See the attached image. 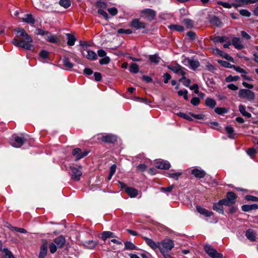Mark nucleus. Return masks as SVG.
<instances>
[{
    "mask_svg": "<svg viewBox=\"0 0 258 258\" xmlns=\"http://www.w3.org/2000/svg\"><path fill=\"white\" fill-rule=\"evenodd\" d=\"M32 42H27L26 37H22L20 39L14 38L12 41V43L17 47H21L24 49L27 50H30L32 48L33 46L31 44Z\"/></svg>",
    "mask_w": 258,
    "mask_h": 258,
    "instance_id": "1",
    "label": "nucleus"
},
{
    "mask_svg": "<svg viewBox=\"0 0 258 258\" xmlns=\"http://www.w3.org/2000/svg\"><path fill=\"white\" fill-rule=\"evenodd\" d=\"M174 244L172 240L170 239H165L160 242L159 249L161 253L169 252L174 247Z\"/></svg>",
    "mask_w": 258,
    "mask_h": 258,
    "instance_id": "2",
    "label": "nucleus"
},
{
    "mask_svg": "<svg viewBox=\"0 0 258 258\" xmlns=\"http://www.w3.org/2000/svg\"><path fill=\"white\" fill-rule=\"evenodd\" d=\"M26 139L23 137L13 135L10 139L9 143L14 147L20 148L26 142Z\"/></svg>",
    "mask_w": 258,
    "mask_h": 258,
    "instance_id": "3",
    "label": "nucleus"
},
{
    "mask_svg": "<svg viewBox=\"0 0 258 258\" xmlns=\"http://www.w3.org/2000/svg\"><path fill=\"white\" fill-rule=\"evenodd\" d=\"M167 68L171 71H173L175 73L180 75L182 76V78L180 81L182 80H185V77L184 76L185 72H184L185 69L182 68L179 64L175 63L168 65Z\"/></svg>",
    "mask_w": 258,
    "mask_h": 258,
    "instance_id": "4",
    "label": "nucleus"
},
{
    "mask_svg": "<svg viewBox=\"0 0 258 258\" xmlns=\"http://www.w3.org/2000/svg\"><path fill=\"white\" fill-rule=\"evenodd\" d=\"M206 252L212 258H223V254L217 251L210 245H206L204 247Z\"/></svg>",
    "mask_w": 258,
    "mask_h": 258,
    "instance_id": "5",
    "label": "nucleus"
},
{
    "mask_svg": "<svg viewBox=\"0 0 258 258\" xmlns=\"http://www.w3.org/2000/svg\"><path fill=\"white\" fill-rule=\"evenodd\" d=\"M141 17L150 21L153 20L156 16V12L150 9H145L141 11Z\"/></svg>",
    "mask_w": 258,
    "mask_h": 258,
    "instance_id": "6",
    "label": "nucleus"
},
{
    "mask_svg": "<svg viewBox=\"0 0 258 258\" xmlns=\"http://www.w3.org/2000/svg\"><path fill=\"white\" fill-rule=\"evenodd\" d=\"M240 97L247 99L248 101L253 100L255 98L254 93L248 89H241L239 92Z\"/></svg>",
    "mask_w": 258,
    "mask_h": 258,
    "instance_id": "7",
    "label": "nucleus"
},
{
    "mask_svg": "<svg viewBox=\"0 0 258 258\" xmlns=\"http://www.w3.org/2000/svg\"><path fill=\"white\" fill-rule=\"evenodd\" d=\"M183 62L186 66H189L193 70H196L200 66V62L197 59L186 58L184 59Z\"/></svg>",
    "mask_w": 258,
    "mask_h": 258,
    "instance_id": "8",
    "label": "nucleus"
},
{
    "mask_svg": "<svg viewBox=\"0 0 258 258\" xmlns=\"http://www.w3.org/2000/svg\"><path fill=\"white\" fill-rule=\"evenodd\" d=\"M89 153V151H85L82 152L80 148H75L73 150L72 155L76 157V160H79L85 156Z\"/></svg>",
    "mask_w": 258,
    "mask_h": 258,
    "instance_id": "9",
    "label": "nucleus"
},
{
    "mask_svg": "<svg viewBox=\"0 0 258 258\" xmlns=\"http://www.w3.org/2000/svg\"><path fill=\"white\" fill-rule=\"evenodd\" d=\"M156 167L158 169L167 170L170 167V163L166 160L163 159H158L156 161L155 163Z\"/></svg>",
    "mask_w": 258,
    "mask_h": 258,
    "instance_id": "10",
    "label": "nucleus"
},
{
    "mask_svg": "<svg viewBox=\"0 0 258 258\" xmlns=\"http://www.w3.org/2000/svg\"><path fill=\"white\" fill-rule=\"evenodd\" d=\"M70 168L72 171V178L75 181H79L80 179V177L82 175V171L81 170V167L76 168L71 166Z\"/></svg>",
    "mask_w": 258,
    "mask_h": 258,
    "instance_id": "11",
    "label": "nucleus"
},
{
    "mask_svg": "<svg viewBox=\"0 0 258 258\" xmlns=\"http://www.w3.org/2000/svg\"><path fill=\"white\" fill-rule=\"evenodd\" d=\"M130 25L131 27L136 29H143L146 27V24L144 22L140 21L139 19L133 20L131 22Z\"/></svg>",
    "mask_w": 258,
    "mask_h": 258,
    "instance_id": "12",
    "label": "nucleus"
},
{
    "mask_svg": "<svg viewBox=\"0 0 258 258\" xmlns=\"http://www.w3.org/2000/svg\"><path fill=\"white\" fill-rule=\"evenodd\" d=\"M82 55L90 60H95L97 58L96 53L92 50H83L82 51Z\"/></svg>",
    "mask_w": 258,
    "mask_h": 258,
    "instance_id": "13",
    "label": "nucleus"
},
{
    "mask_svg": "<svg viewBox=\"0 0 258 258\" xmlns=\"http://www.w3.org/2000/svg\"><path fill=\"white\" fill-rule=\"evenodd\" d=\"M16 32H17V37L18 39L21 38L22 37H26L27 42H32V38L25 32L23 29H20L19 30H15Z\"/></svg>",
    "mask_w": 258,
    "mask_h": 258,
    "instance_id": "14",
    "label": "nucleus"
},
{
    "mask_svg": "<svg viewBox=\"0 0 258 258\" xmlns=\"http://www.w3.org/2000/svg\"><path fill=\"white\" fill-rule=\"evenodd\" d=\"M53 241L57 246V248H61L65 244L66 240L65 237L63 235H60L57 237L55 238Z\"/></svg>",
    "mask_w": 258,
    "mask_h": 258,
    "instance_id": "15",
    "label": "nucleus"
},
{
    "mask_svg": "<svg viewBox=\"0 0 258 258\" xmlns=\"http://www.w3.org/2000/svg\"><path fill=\"white\" fill-rule=\"evenodd\" d=\"M191 173L196 177L198 178H203L206 175V172L204 170L200 169L198 168H195L192 169Z\"/></svg>",
    "mask_w": 258,
    "mask_h": 258,
    "instance_id": "16",
    "label": "nucleus"
},
{
    "mask_svg": "<svg viewBox=\"0 0 258 258\" xmlns=\"http://www.w3.org/2000/svg\"><path fill=\"white\" fill-rule=\"evenodd\" d=\"M146 243L153 249L155 250L157 248H159L160 246V242H154L152 239L148 237H144Z\"/></svg>",
    "mask_w": 258,
    "mask_h": 258,
    "instance_id": "17",
    "label": "nucleus"
},
{
    "mask_svg": "<svg viewBox=\"0 0 258 258\" xmlns=\"http://www.w3.org/2000/svg\"><path fill=\"white\" fill-rule=\"evenodd\" d=\"M101 139L104 142L113 143L116 141L117 138L115 135L108 134L105 136H103Z\"/></svg>",
    "mask_w": 258,
    "mask_h": 258,
    "instance_id": "18",
    "label": "nucleus"
},
{
    "mask_svg": "<svg viewBox=\"0 0 258 258\" xmlns=\"http://www.w3.org/2000/svg\"><path fill=\"white\" fill-rule=\"evenodd\" d=\"M47 243L45 241L44 242L40 247L39 258H44L47 253Z\"/></svg>",
    "mask_w": 258,
    "mask_h": 258,
    "instance_id": "19",
    "label": "nucleus"
},
{
    "mask_svg": "<svg viewBox=\"0 0 258 258\" xmlns=\"http://www.w3.org/2000/svg\"><path fill=\"white\" fill-rule=\"evenodd\" d=\"M196 209L199 213L205 215L206 217H210L213 215V213L212 211H209L201 206H197Z\"/></svg>",
    "mask_w": 258,
    "mask_h": 258,
    "instance_id": "20",
    "label": "nucleus"
},
{
    "mask_svg": "<svg viewBox=\"0 0 258 258\" xmlns=\"http://www.w3.org/2000/svg\"><path fill=\"white\" fill-rule=\"evenodd\" d=\"M98 244V242L95 240H87L83 242V245L86 248L92 249Z\"/></svg>",
    "mask_w": 258,
    "mask_h": 258,
    "instance_id": "21",
    "label": "nucleus"
},
{
    "mask_svg": "<svg viewBox=\"0 0 258 258\" xmlns=\"http://www.w3.org/2000/svg\"><path fill=\"white\" fill-rule=\"evenodd\" d=\"M214 53L218 54L219 55L223 57L229 61H231L233 62L234 60L233 58L228 55V54L225 53L224 52L222 51V50H220L219 49L216 48L214 50Z\"/></svg>",
    "mask_w": 258,
    "mask_h": 258,
    "instance_id": "22",
    "label": "nucleus"
},
{
    "mask_svg": "<svg viewBox=\"0 0 258 258\" xmlns=\"http://www.w3.org/2000/svg\"><path fill=\"white\" fill-rule=\"evenodd\" d=\"M245 236L248 240L254 241L255 240L256 233L253 230L248 229L246 231Z\"/></svg>",
    "mask_w": 258,
    "mask_h": 258,
    "instance_id": "23",
    "label": "nucleus"
},
{
    "mask_svg": "<svg viewBox=\"0 0 258 258\" xmlns=\"http://www.w3.org/2000/svg\"><path fill=\"white\" fill-rule=\"evenodd\" d=\"M213 209L220 214H224L223 205L220 200L218 203H214L213 206Z\"/></svg>",
    "mask_w": 258,
    "mask_h": 258,
    "instance_id": "24",
    "label": "nucleus"
},
{
    "mask_svg": "<svg viewBox=\"0 0 258 258\" xmlns=\"http://www.w3.org/2000/svg\"><path fill=\"white\" fill-rule=\"evenodd\" d=\"M258 209V205H243L241 207V209L244 212H248L251 210H255Z\"/></svg>",
    "mask_w": 258,
    "mask_h": 258,
    "instance_id": "25",
    "label": "nucleus"
},
{
    "mask_svg": "<svg viewBox=\"0 0 258 258\" xmlns=\"http://www.w3.org/2000/svg\"><path fill=\"white\" fill-rule=\"evenodd\" d=\"M233 45L237 49H241L244 47L239 38L235 37L232 40Z\"/></svg>",
    "mask_w": 258,
    "mask_h": 258,
    "instance_id": "26",
    "label": "nucleus"
},
{
    "mask_svg": "<svg viewBox=\"0 0 258 258\" xmlns=\"http://www.w3.org/2000/svg\"><path fill=\"white\" fill-rule=\"evenodd\" d=\"M125 192L131 198H135L138 195V190L133 187H126L125 188Z\"/></svg>",
    "mask_w": 258,
    "mask_h": 258,
    "instance_id": "27",
    "label": "nucleus"
},
{
    "mask_svg": "<svg viewBox=\"0 0 258 258\" xmlns=\"http://www.w3.org/2000/svg\"><path fill=\"white\" fill-rule=\"evenodd\" d=\"M22 20L23 22L30 24H34L35 22V19L30 14L26 15L24 18H22Z\"/></svg>",
    "mask_w": 258,
    "mask_h": 258,
    "instance_id": "28",
    "label": "nucleus"
},
{
    "mask_svg": "<svg viewBox=\"0 0 258 258\" xmlns=\"http://www.w3.org/2000/svg\"><path fill=\"white\" fill-rule=\"evenodd\" d=\"M226 198L233 205L236 202L237 196L234 192L229 191L226 194Z\"/></svg>",
    "mask_w": 258,
    "mask_h": 258,
    "instance_id": "29",
    "label": "nucleus"
},
{
    "mask_svg": "<svg viewBox=\"0 0 258 258\" xmlns=\"http://www.w3.org/2000/svg\"><path fill=\"white\" fill-rule=\"evenodd\" d=\"M225 130L228 137L230 139H234L235 134L233 127L231 125H228L225 127Z\"/></svg>",
    "mask_w": 258,
    "mask_h": 258,
    "instance_id": "30",
    "label": "nucleus"
},
{
    "mask_svg": "<svg viewBox=\"0 0 258 258\" xmlns=\"http://www.w3.org/2000/svg\"><path fill=\"white\" fill-rule=\"evenodd\" d=\"M239 110L242 115L247 118H250L251 117V114L245 110V108L244 105L242 104L239 105Z\"/></svg>",
    "mask_w": 258,
    "mask_h": 258,
    "instance_id": "31",
    "label": "nucleus"
},
{
    "mask_svg": "<svg viewBox=\"0 0 258 258\" xmlns=\"http://www.w3.org/2000/svg\"><path fill=\"white\" fill-rule=\"evenodd\" d=\"M66 36L68 39L67 44L70 46L74 45L76 40L75 37L73 35L69 33H67Z\"/></svg>",
    "mask_w": 258,
    "mask_h": 258,
    "instance_id": "32",
    "label": "nucleus"
},
{
    "mask_svg": "<svg viewBox=\"0 0 258 258\" xmlns=\"http://www.w3.org/2000/svg\"><path fill=\"white\" fill-rule=\"evenodd\" d=\"M182 174L180 172H176L174 173L167 172L166 173V176L170 178H173L174 180H178L179 177Z\"/></svg>",
    "mask_w": 258,
    "mask_h": 258,
    "instance_id": "33",
    "label": "nucleus"
},
{
    "mask_svg": "<svg viewBox=\"0 0 258 258\" xmlns=\"http://www.w3.org/2000/svg\"><path fill=\"white\" fill-rule=\"evenodd\" d=\"M210 23L216 26H220L222 24V22L220 19L216 16H213L211 18L210 20Z\"/></svg>",
    "mask_w": 258,
    "mask_h": 258,
    "instance_id": "34",
    "label": "nucleus"
},
{
    "mask_svg": "<svg viewBox=\"0 0 258 258\" xmlns=\"http://www.w3.org/2000/svg\"><path fill=\"white\" fill-rule=\"evenodd\" d=\"M205 104L206 106L211 108H214L216 105V102L215 100L210 98H208L206 99Z\"/></svg>",
    "mask_w": 258,
    "mask_h": 258,
    "instance_id": "35",
    "label": "nucleus"
},
{
    "mask_svg": "<svg viewBox=\"0 0 258 258\" xmlns=\"http://www.w3.org/2000/svg\"><path fill=\"white\" fill-rule=\"evenodd\" d=\"M124 249L128 250L137 249V246L131 241H125L124 242Z\"/></svg>",
    "mask_w": 258,
    "mask_h": 258,
    "instance_id": "36",
    "label": "nucleus"
},
{
    "mask_svg": "<svg viewBox=\"0 0 258 258\" xmlns=\"http://www.w3.org/2000/svg\"><path fill=\"white\" fill-rule=\"evenodd\" d=\"M215 112L219 114L222 115L228 112V109L225 107H217L214 110Z\"/></svg>",
    "mask_w": 258,
    "mask_h": 258,
    "instance_id": "37",
    "label": "nucleus"
},
{
    "mask_svg": "<svg viewBox=\"0 0 258 258\" xmlns=\"http://www.w3.org/2000/svg\"><path fill=\"white\" fill-rule=\"evenodd\" d=\"M114 234L110 231H103L102 233V239L105 240L108 238L114 237Z\"/></svg>",
    "mask_w": 258,
    "mask_h": 258,
    "instance_id": "38",
    "label": "nucleus"
},
{
    "mask_svg": "<svg viewBox=\"0 0 258 258\" xmlns=\"http://www.w3.org/2000/svg\"><path fill=\"white\" fill-rule=\"evenodd\" d=\"M47 40L51 43H57L59 42V38L55 35H50L47 36Z\"/></svg>",
    "mask_w": 258,
    "mask_h": 258,
    "instance_id": "39",
    "label": "nucleus"
},
{
    "mask_svg": "<svg viewBox=\"0 0 258 258\" xmlns=\"http://www.w3.org/2000/svg\"><path fill=\"white\" fill-rule=\"evenodd\" d=\"M3 258H15L12 253L8 249H4V254Z\"/></svg>",
    "mask_w": 258,
    "mask_h": 258,
    "instance_id": "40",
    "label": "nucleus"
},
{
    "mask_svg": "<svg viewBox=\"0 0 258 258\" xmlns=\"http://www.w3.org/2000/svg\"><path fill=\"white\" fill-rule=\"evenodd\" d=\"M149 60L156 64L159 62L161 58L157 55H151L149 56Z\"/></svg>",
    "mask_w": 258,
    "mask_h": 258,
    "instance_id": "41",
    "label": "nucleus"
},
{
    "mask_svg": "<svg viewBox=\"0 0 258 258\" xmlns=\"http://www.w3.org/2000/svg\"><path fill=\"white\" fill-rule=\"evenodd\" d=\"M127 98H128V97H127ZM128 99H132L134 101H138V102H143V103H145L146 104H148V103H149L150 102H148L147 98H140V97H137V96H134L132 98H130Z\"/></svg>",
    "mask_w": 258,
    "mask_h": 258,
    "instance_id": "42",
    "label": "nucleus"
},
{
    "mask_svg": "<svg viewBox=\"0 0 258 258\" xmlns=\"http://www.w3.org/2000/svg\"><path fill=\"white\" fill-rule=\"evenodd\" d=\"M59 4L63 8L67 9L71 5L70 0H60Z\"/></svg>",
    "mask_w": 258,
    "mask_h": 258,
    "instance_id": "43",
    "label": "nucleus"
},
{
    "mask_svg": "<svg viewBox=\"0 0 258 258\" xmlns=\"http://www.w3.org/2000/svg\"><path fill=\"white\" fill-rule=\"evenodd\" d=\"M183 24L186 26L187 28H191L193 27V21L189 19H184L183 21Z\"/></svg>",
    "mask_w": 258,
    "mask_h": 258,
    "instance_id": "44",
    "label": "nucleus"
},
{
    "mask_svg": "<svg viewBox=\"0 0 258 258\" xmlns=\"http://www.w3.org/2000/svg\"><path fill=\"white\" fill-rule=\"evenodd\" d=\"M63 64L65 67L68 69H71L73 67V64L72 62H71L69 59L67 57H65L63 59Z\"/></svg>",
    "mask_w": 258,
    "mask_h": 258,
    "instance_id": "45",
    "label": "nucleus"
},
{
    "mask_svg": "<svg viewBox=\"0 0 258 258\" xmlns=\"http://www.w3.org/2000/svg\"><path fill=\"white\" fill-rule=\"evenodd\" d=\"M130 71L132 73H136L139 72V66L137 63H132L130 68Z\"/></svg>",
    "mask_w": 258,
    "mask_h": 258,
    "instance_id": "46",
    "label": "nucleus"
},
{
    "mask_svg": "<svg viewBox=\"0 0 258 258\" xmlns=\"http://www.w3.org/2000/svg\"><path fill=\"white\" fill-rule=\"evenodd\" d=\"M8 228L13 230L14 231H16L17 232L22 233H27V231L24 228H18V227H13V226L8 227Z\"/></svg>",
    "mask_w": 258,
    "mask_h": 258,
    "instance_id": "47",
    "label": "nucleus"
},
{
    "mask_svg": "<svg viewBox=\"0 0 258 258\" xmlns=\"http://www.w3.org/2000/svg\"><path fill=\"white\" fill-rule=\"evenodd\" d=\"M57 246L54 242H51L49 243V248L50 252L51 253H55L57 250Z\"/></svg>",
    "mask_w": 258,
    "mask_h": 258,
    "instance_id": "48",
    "label": "nucleus"
},
{
    "mask_svg": "<svg viewBox=\"0 0 258 258\" xmlns=\"http://www.w3.org/2000/svg\"><path fill=\"white\" fill-rule=\"evenodd\" d=\"M170 29L176 30L179 32H182L183 31V27L182 26L178 25H172L170 26Z\"/></svg>",
    "mask_w": 258,
    "mask_h": 258,
    "instance_id": "49",
    "label": "nucleus"
},
{
    "mask_svg": "<svg viewBox=\"0 0 258 258\" xmlns=\"http://www.w3.org/2000/svg\"><path fill=\"white\" fill-rule=\"evenodd\" d=\"M178 95L179 96H183V97L185 100H187V99H188L187 91L186 90H180L178 91Z\"/></svg>",
    "mask_w": 258,
    "mask_h": 258,
    "instance_id": "50",
    "label": "nucleus"
},
{
    "mask_svg": "<svg viewBox=\"0 0 258 258\" xmlns=\"http://www.w3.org/2000/svg\"><path fill=\"white\" fill-rule=\"evenodd\" d=\"M110 61V59L108 56H104L99 60V63L101 64H108Z\"/></svg>",
    "mask_w": 258,
    "mask_h": 258,
    "instance_id": "51",
    "label": "nucleus"
},
{
    "mask_svg": "<svg viewBox=\"0 0 258 258\" xmlns=\"http://www.w3.org/2000/svg\"><path fill=\"white\" fill-rule=\"evenodd\" d=\"M174 185H171L168 187H161V190L163 192H170L174 188Z\"/></svg>",
    "mask_w": 258,
    "mask_h": 258,
    "instance_id": "52",
    "label": "nucleus"
},
{
    "mask_svg": "<svg viewBox=\"0 0 258 258\" xmlns=\"http://www.w3.org/2000/svg\"><path fill=\"white\" fill-rule=\"evenodd\" d=\"M245 199L248 201L257 202L258 198L251 195H247L245 197Z\"/></svg>",
    "mask_w": 258,
    "mask_h": 258,
    "instance_id": "53",
    "label": "nucleus"
},
{
    "mask_svg": "<svg viewBox=\"0 0 258 258\" xmlns=\"http://www.w3.org/2000/svg\"><path fill=\"white\" fill-rule=\"evenodd\" d=\"M239 13L241 15H242V16H244V17H249L251 15L250 13L247 10H245V9L240 10L239 11Z\"/></svg>",
    "mask_w": 258,
    "mask_h": 258,
    "instance_id": "54",
    "label": "nucleus"
},
{
    "mask_svg": "<svg viewBox=\"0 0 258 258\" xmlns=\"http://www.w3.org/2000/svg\"><path fill=\"white\" fill-rule=\"evenodd\" d=\"M40 56L42 58H47L49 55V52L45 50L41 51L39 53Z\"/></svg>",
    "mask_w": 258,
    "mask_h": 258,
    "instance_id": "55",
    "label": "nucleus"
},
{
    "mask_svg": "<svg viewBox=\"0 0 258 258\" xmlns=\"http://www.w3.org/2000/svg\"><path fill=\"white\" fill-rule=\"evenodd\" d=\"M220 202L222 203L223 206H231L233 205V204L226 198L221 200Z\"/></svg>",
    "mask_w": 258,
    "mask_h": 258,
    "instance_id": "56",
    "label": "nucleus"
},
{
    "mask_svg": "<svg viewBox=\"0 0 258 258\" xmlns=\"http://www.w3.org/2000/svg\"><path fill=\"white\" fill-rule=\"evenodd\" d=\"M218 62L221 64V66L226 67V68H231L232 66L230 63H229L228 62L222 60H219Z\"/></svg>",
    "mask_w": 258,
    "mask_h": 258,
    "instance_id": "57",
    "label": "nucleus"
},
{
    "mask_svg": "<svg viewBox=\"0 0 258 258\" xmlns=\"http://www.w3.org/2000/svg\"><path fill=\"white\" fill-rule=\"evenodd\" d=\"M107 11L112 16H115L118 13L117 9L114 7L109 8L108 9Z\"/></svg>",
    "mask_w": 258,
    "mask_h": 258,
    "instance_id": "58",
    "label": "nucleus"
},
{
    "mask_svg": "<svg viewBox=\"0 0 258 258\" xmlns=\"http://www.w3.org/2000/svg\"><path fill=\"white\" fill-rule=\"evenodd\" d=\"M217 4L218 5L222 6L224 8H228V9H230L232 7L231 4H229V3H226V2L219 1V2H217Z\"/></svg>",
    "mask_w": 258,
    "mask_h": 258,
    "instance_id": "59",
    "label": "nucleus"
},
{
    "mask_svg": "<svg viewBox=\"0 0 258 258\" xmlns=\"http://www.w3.org/2000/svg\"><path fill=\"white\" fill-rule=\"evenodd\" d=\"M178 115L179 116H180V117H182V118H183L184 119H187L188 120H192V119L191 117V116H190L189 115L186 114H185L184 113L180 112V113H179L178 114Z\"/></svg>",
    "mask_w": 258,
    "mask_h": 258,
    "instance_id": "60",
    "label": "nucleus"
},
{
    "mask_svg": "<svg viewBox=\"0 0 258 258\" xmlns=\"http://www.w3.org/2000/svg\"><path fill=\"white\" fill-rule=\"evenodd\" d=\"M200 102V99L198 97H193L190 101V103L194 106L198 105Z\"/></svg>",
    "mask_w": 258,
    "mask_h": 258,
    "instance_id": "61",
    "label": "nucleus"
},
{
    "mask_svg": "<svg viewBox=\"0 0 258 258\" xmlns=\"http://www.w3.org/2000/svg\"><path fill=\"white\" fill-rule=\"evenodd\" d=\"M226 37L225 36H217L215 38L214 42H220L221 43L223 42L226 41Z\"/></svg>",
    "mask_w": 258,
    "mask_h": 258,
    "instance_id": "62",
    "label": "nucleus"
},
{
    "mask_svg": "<svg viewBox=\"0 0 258 258\" xmlns=\"http://www.w3.org/2000/svg\"><path fill=\"white\" fill-rule=\"evenodd\" d=\"M146 168H147L146 165L145 164H139L137 167L138 170L141 171V172H143V171H145V170L146 169Z\"/></svg>",
    "mask_w": 258,
    "mask_h": 258,
    "instance_id": "63",
    "label": "nucleus"
},
{
    "mask_svg": "<svg viewBox=\"0 0 258 258\" xmlns=\"http://www.w3.org/2000/svg\"><path fill=\"white\" fill-rule=\"evenodd\" d=\"M187 36L190 40H193L196 39V34L193 31H189L187 33Z\"/></svg>",
    "mask_w": 258,
    "mask_h": 258,
    "instance_id": "64",
    "label": "nucleus"
}]
</instances>
